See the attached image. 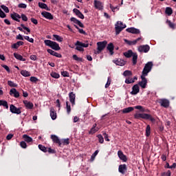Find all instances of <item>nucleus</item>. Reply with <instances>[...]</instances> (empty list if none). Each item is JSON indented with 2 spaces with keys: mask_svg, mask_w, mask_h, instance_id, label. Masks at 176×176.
<instances>
[{
  "mask_svg": "<svg viewBox=\"0 0 176 176\" xmlns=\"http://www.w3.org/2000/svg\"><path fill=\"white\" fill-rule=\"evenodd\" d=\"M38 148L40 149V151H42V152H47V147H45L42 144H38Z\"/></svg>",
  "mask_w": 176,
  "mask_h": 176,
  "instance_id": "nucleus-40",
  "label": "nucleus"
},
{
  "mask_svg": "<svg viewBox=\"0 0 176 176\" xmlns=\"http://www.w3.org/2000/svg\"><path fill=\"white\" fill-rule=\"evenodd\" d=\"M146 76H141L142 80L138 82L139 86L142 87V89H146V85H148V80L145 78Z\"/></svg>",
  "mask_w": 176,
  "mask_h": 176,
  "instance_id": "nucleus-8",
  "label": "nucleus"
},
{
  "mask_svg": "<svg viewBox=\"0 0 176 176\" xmlns=\"http://www.w3.org/2000/svg\"><path fill=\"white\" fill-rule=\"evenodd\" d=\"M21 75H22V76L28 77L31 76V73L27 70H21Z\"/></svg>",
  "mask_w": 176,
  "mask_h": 176,
  "instance_id": "nucleus-34",
  "label": "nucleus"
},
{
  "mask_svg": "<svg viewBox=\"0 0 176 176\" xmlns=\"http://www.w3.org/2000/svg\"><path fill=\"white\" fill-rule=\"evenodd\" d=\"M10 111L12 113H16V115H20L21 113V107H16L14 104H10Z\"/></svg>",
  "mask_w": 176,
  "mask_h": 176,
  "instance_id": "nucleus-7",
  "label": "nucleus"
},
{
  "mask_svg": "<svg viewBox=\"0 0 176 176\" xmlns=\"http://www.w3.org/2000/svg\"><path fill=\"white\" fill-rule=\"evenodd\" d=\"M24 45V42L23 41H17L16 43H14L12 45V49H19L20 46H23Z\"/></svg>",
  "mask_w": 176,
  "mask_h": 176,
  "instance_id": "nucleus-27",
  "label": "nucleus"
},
{
  "mask_svg": "<svg viewBox=\"0 0 176 176\" xmlns=\"http://www.w3.org/2000/svg\"><path fill=\"white\" fill-rule=\"evenodd\" d=\"M133 111H134V107H126L122 110V113H130V112H133Z\"/></svg>",
  "mask_w": 176,
  "mask_h": 176,
  "instance_id": "nucleus-30",
  "label": "nucleus"
},
{
  "mask_svg": "<svg viewBox=\"0 0 176 176\" xmlns=\"http://www.w3.org/2000/svg\"><path fill=\"white\" fill-rule=\"evenodd\" d=\"M135 119H144V120H150L152 122H155V120L151 114L142 113H135L134 115Z\"/></svg>",
  "mask_w": 176,
  "mask_h": 176,
  "instance_id": "nucleus-1",
  "label": "nucleus"
},
{
  "mask_svg": "<svg viewBox=\"0 0 176 176\" xmlns=\"http://www.w3.org/2000/svg\"><path fill=\"white\" fill-rule=\"evenodd\" d=\"M81 44V45H80ZM76 50L78 52H84L85 49H83V46L82 45V42L77 41L75 43Z\"/></svg>",
  "mask_w": 176,
  "mask_h": 176,
  "instance_id": "nucleus-22",
  "label": "nucleus"
},
{
  "mask_svg": "<svg viewBox=\"0 0 176 176\" xmlns=\"http://www.w3.org/2000/svg\"><path fill=\"white\" fill-rule=\"evenodd\" d=\"M126 32H129L130 34H134L135 35H138L140 34L141 31L139 29L135 28H129L126 30Z\"/></svg>",
  "mask_w": 176,
  "mask_h": 176,
  "instance_id": "nucleus-11",
  "label": "nucleus"
},
{
  "mask_svg": "<svg viewBox=\"0 0 176 176\" xmlns=\"http://www.w3.org/2000/svg\"><path fill=\"white\" fill-rule=\"evenodd\" d=\"M52 78H54L55 79H58V78H60V74H58V73L56 72H52L51 74H50Z\"/></svg>",
  "mask_w": 176,
  "mask_h": 176,
  "instance_id": "nucleus-42",
  "label": "nucleus"
},
{
  "mask_svg": "<svg viewBox=\"0 0 176 176\" xmlns=\"http://www.w3.org/2000/svg\"><path fill=\"white\" fill-rule=\"evenodd\" d=\"M44 43L45 46H49V47H51L53 50L58 51L61 50V47H60V45L56 42L52 41V40H45Z\"/></svg>",
  "mask_w": 176,
  "mask_h": 176,
  "instance_id": "nucleus-2",
  "label": "nucleus"
},
{
  "mask_svg": "<svg viewBox=\"0 0 176 176\" xmlns=\"http://www.w3.org/2000/svg\"><path fill=\"white\" fill-rule=\"evenodd\" d=\"M146 135L149 137L151 135V125H147L146 128Z\"/></svg>",
  "mask_w": 176,
  "mask_h": 176,
  "instance_id": "nucleus-41",
  "label": "nucleus"
},
{
  "mask_svg": "<svg viewBox=\"0 0 176 176\" xmlns=\"http://www.w3.org/2000/svg\"><path fill=\"white\" fill-rule=\"evenodd\" d=\"M132 61H133V65H135V64H137V60L138 58V54H137V53H133V54L132 55Z\"/></svg>",
  "mask_w": 176,
  "mask_h": 176,
  "instance_id": "nucleus-33",
  "label": "nucleus"
},
{
  "mask_svg": "<svg viewBox=\"0 0 176 176\" xmlns=\"http://www.w3.org/2000/svg\"><path fill=\"white\" fill-rule=\"evenodd\" d=\"M14 57L16 58V60H19V61H25V58H23V56L20 55L17 53H14Z\"/></svg>",
  "mask_w": 176,
  "mask_h": 176,
  "instance_id": "nucleus-29",
  "label": "nucleus"
},
{
  "mask_svg": "<svg viewBox=\"0 0 176 176\" xmlns=\"http://www.w3.org/2000/svg\"><path fill=\"white\" fill-rule=\"evenodd\" d=\"M135 80L133 78H128L125 80V83H126V85H130L131 83H134Z\"/></svg>",
  "mask_w": 176,
  "mask_h": 176,
  "instance_id": "nucleus-46",
  "label": "nucleus"
},
{
  "mask_svg": "<svg viewBox=\"0 0 176 176\" xmlns=\"http://www.w3.org/2000/svg\"><path fill=\"white\" fill-rule=\"evenodd\" d=\"M69 101L72 105H75V99L76 98V95L74 92H70L69 94Z\"/></svg>",
  "mask_w": 176,
  "mask_h": 176,
  "instance_id": "nucleus-23",
  "label": "nucleus"
},
{
  "mask_svg": "<svg viewBox=\"0 0 176 176\" xmlns=\"http://www.w3.org/2000/svg\"><path fill=\"white\" fill-rule=\"evenodd\" d=\"M10 17L14 21H17V23H20V19H21V16L18 13L14 12L13 14H11Z\"/></svg>",
  "mask_w": 176,
  "mask_h": 176,
  "instance_id": "nucleus-19",
  "label": "nucleus"
},
{
  "mask_svg": "<svg viewBox=\"0 0 176 176\" xmlns=\"http://www.w3.org/2000/svg\"><path fill=\"white\" fill-rule=\"evenodd\" d=\"M10 96H14L15 98H19L20 97V93L15 88H12L10 91Z\"/></svg>",
  "mask_w": 176,
  "mask_h": 176,
  "instance_id": "nucleus-16",
  "label": "nucleus"
},
{
  "mask_svg": "<svg viewBox=\"0 0 176 176\" xmlns=\"http://www.w3.org/2000/svg\"><path fill=\"white\" fill-rule=\"evenodd\" d=\"M20 146L23 149H25V148H27V143H25V142H24V141H22V142H20Z\"/></svg>",
  "mask_w": 176,
  "mask_h": 176,
  "instance_id": "nucleus-63",
  "label": "nucleus"
},
{
  "mask_svg": "<svg viewBox=\"0 0 176 176\" xmlns=\"http://www.w3.org/2000/svg\"><path fill=\"white\" fill-rule=\"evenodd\" d=\"M24 39L28 41V42H30V43H34V38H30V36H25Z\"/></svg>",
  "mask_w": 176,
  "mask_h": 176,
  "instance_id": "nucleus-51",
  "label": "nucleus"
},
{
  "mask_svg": "<svg viewBox=\"0 0 176 176\" xmlns=\"http://www.w3.org/2000/svg\"><path fill=\"white\" fill-rule=\"evenodd\" d=\"M38 6L41 8V9H45V10H48V11L50 10V8H49V7H47V5L46 3L39 2Z\"/></svg>",
  "mask_w": 176,
  "mask_h": 176,
  "instance_id": "nucleus-31",
  "label": "nucleus"
},
{
  "mask_svg": "<svg viewBox=\"0 0 176 176\" xmlns=\"http://www.w3.org/2000/svg\"><path fill=\"white\" fill-rule=\"evenodd\" d=\"M124 76H131L133 75V73L130 70H126L123 73Z\"/></svg>",
  "mask_w": 176,
  "mask_h": 176,
  "instance_id": "nucleus-45",
  "label": "nucleus"
},
{
  "mask_svg": "<svg viewBox=\"0 0 176 176\" xmlns=\"http://www.w3.org/2000/svg\"><path fill=\"white\" fill-rule=\"evenodd\" d=\"M26 109H32L34 108V103L28 101V100H23V101Z\"/></svg>",
  "mask_w": 176,
  "mask_h": 176,
  "instance_id": "nucleus-20",
  "label": "nucleus"
},
{
  "mask_svg": "<svg viewBox=\"0 0 176 176\" xmlns=\"http://www.w3.org/2000/svg\"><path fill=\"white\" fill-rule=\"evenodd\" d=\"M152 67H153V63L148 62L143 69L142 75H143L144 76H148V73L152 71Z\"/></svg>",
  "mask_w": 176,
  "mask_h": 176,
  "instance_id": "nucleus-4",
  "label": "nucleus"
},
{
  "mask_svg": "<svg viewBox=\"0 0 176 176\" xmlns=\"http://www.w3.org/2000/svg\"><path fill=\"white\" fill-rule=\"evenodd\" d=\"M118 157H120V160H122V162H127V157L124 155H118Z\"/></svg>",
  "mask_w": 176,
  "mask_h": 176,
  "instance_id": "nucleus-48",
  "label": "nucleus"
},
{
  "mask_svg": "<svg viewBox=\"0 0 176 176\" xmlns=\"http://www.w3.org/2000/svg\"><path fill=\"white\" fill-rule=\"evenodd\" d=\"M47 152H48V153H52V154H54L56 153V150L50 148V147H47Z\"/></svg>",
  "mask_w": 176,
  "mask_h": 176,
  "instance_id": "nucleus-53",
  "label": "nucleus"
},
{
  "mask_svg": "<svg viewBox=\"0 0 176 176\" xmlns=\"http://www.w3.org/2000/svg\"><path fill=\"white\" fill-rule=\"evenodd\" d=\"M98 138L100 144H104V138L102 136V135H98Z\"/></svg>",
  "mask_w": 176,
  "mask_h": 176,
  "instance_id": "nucleus-59",
  "label": "nucleus"
},
{
  "mask_svg": "<svg viewBox=\"0 0 176 176\" xmlns=\"http://www.w3.org/2000/svg\"><path fill=\"white\" fill-rule=\"evenodd\" d=\"M73 12L74 14H76V15H77L78 17H79V19H82V20H83V19H85V15H83V14L82 12H80V11L79 10H78L77 8H74L73 10Z\"/></svg>",
  "mask_w": 176,
  "mask_h": 176,
  "instance_id": "nucleus-24",
  "label": "nucleus"
},
{
  "mask_svg": "<svg viewBox=\"0 0 176 176\" xmlns=\"http://www.w3.org/2000/svg\"><path fill=\"white\" fill-rule=\"evenodd\" d=\"M23 29L25 30V31H27V32H31V30H30V28H27L25 25H24V24L21 23V27H18L17 30H19V31H21V32H24V34H26L27 35H28V33H25V31H23Z\"/></svg>",
  "mask_w": 176,
  "mask_h": 176,
  "instance_id": "nucleus-18",
  "label": "nucleus"
},
{
  "mask_svg": "<svg viewBox=\"0 0 176 176\" xmlns=\"http://www.w3.org/2000/svg\"><path fill=\"white\" fill-rule=\"evenodd\" d=\"M21 19H22L23 21H28V17L24 14H21Z\"/></svg>",
  "mask_w": 176,
  "mask_h": 176,
  "instance_id": "nucleus-62",
  "label": "nucleus"
},
{
  "mask_svg": "<svg viewBox=\"0 0 176 176\" xmlns=\"http://www.w3.org/2000/svg\"><path fill=\"white\" fill-rule=\"evenodd\" d=\"M97 131H98V129H96V128H91L89 131V134H95V133H97Z\"/></svg>",
  "mask_w": 176,
  "mask_h": 176,
  "instance_id": "nucleus-60",
  "label": "nucleus"
},
{
  "mask_svg": "<svg viewBox=\"0 0 176 176\" xmlns=\"http://www.w3.org/2000/svg\"><path fill=\"white\" fill-rule=\"evenodd\" d=\"M166 14H168V16H171L173 14V8L170 7H166L165 10Z\"/></svg>",
  "mask_w": 176,
  "mask_h": 176,
  "instance_id": "nucleus-36",
  "label": "nucleus"
},
{
  "mask_svg": "<svg viewBox=\"0 0 176 176\" xmlns=\"http://www.w3.org/2000/svg\"><path fill=\"white\" fill-rule=\"evenodd\" d=\"M73 59L75 60V61H78V63H83V58L78 57L76 54L73 55Z\"/></svg>",
  "mask_w": 176,
  "mask_h": 176,
  "instance_id": "nucleus-38",
  "label": "nucleus"
},
{
  "mask_svg": "<svg viewBox=\"0 0 176 176\" xmlns=\"http://www.w3.org/2000/svg\"><path fill=\"white\" fill-rule=\"evenodd\" d=\"M166 23H168V25L170 27V28H175V25L171 22V21L167 19Z\"/></svg>",
  "mask_w": 176,
  "mask_h": 176,
  "instance_id": "nucleus-49",
  "label": "nucleus"
},
{
  "mask_svg": "<svg viewBox=\"0 0 176 176\" xmlns=\"http://www.w3.org/2000/svg\"><path fill=\"white\" fill-rule=\"evenodd\" d=\"M149 50H151V47H149L148 45H140L138 47V51L140 53H148V52H149Z\"/></svg>",
  "mask_w": 176,
  "mask_h": 176,
  "instance_id": "nucleus-9",
  "label": "nucleus"
},
{
  "mask_svg": "<svg viewBox=\"0 0 176 176\" xmlns=\"http://www.w3.org/2000/svg\"><path fill=\"white\" fill-rule=\"evenodd\" d=\"M94 7L95 9H98V10H102L104 9L102 3L98 0H94Z\"/></svg>",
  "mask_w": 176,
  "mask_h": 176,
  "instance_id": "nucleus-12",
  "label": "nucleus"
},
{
  "mask_svg": "<svg viewBox=\"0 0 176 176\" xmlns=\"http://www.w3.org/2000/svg\"><path fill=\"white\" fill-rule=\"evenodd\" d=\"M38 80L39 79H38V78L36 77H34V76L30 77V81L33 82L34 83H36V82H38Z\"/></svg>",
  "mask_w": 176,
  "mask_h": 176,
  "instance_id": "nucleus-61",
  "label": "nucleus"
},
{
  "mask_svg": "<svg viewBox=\"0 0 176 176\" xmlns=\"http://www.w3.org/2000/svg\"><path fill=\"white\" fill-rule=\"evenodd\" d=\"M134 54V52H133V50H129L127 52L124 53V56L126 57V58H130L133 57V55Z\"/></svg>",
  "mask_w": 176,
  "mask_h": 176,
  "instance_id": "nucleus-28",
  "label": "nucleus"
},
{
  "mask_svg": "<svg viewBox=\"0 0 176 176\" xmlns=\"http://www.w3.org/2000/svg\"><path fill=\"white\" fill-rule=\"evenodd\" d=\"M70 21H72V23H74V24L79 25V27L81 28H85V25H83V23H82V22H80V21L78 20L76 18L72 17Z\"/></svg>",
  "mask_w": 176,
  "mask_h": 176,
  "instance_id": "nucleus-17",
  "label": "nucleus"
},
{
  "mask_svg": "<svg viewBox=\"0 0 176 176\" xmlns=\"http://www.w3.org/2000/svg\"><path fill=\"white\" fill-rule=\"evenodd\" d=\"M3 106L6 108V109H9V105H8V102L6 100H0V107Z\"/></svg>",
  "mask_w": 176,
  "mask_h": 176,
  "instance_id": "nucleus-37",
  "label": "nucleus"
},
{
  "mask_svg": "<svg viewBox=\"0 0 176 176\" xmlns=\"http://www.w3.org/2000/svg\"><path fill=\"white\" fill-rule=\"evenodd\" d=\"M102 135H103V137L104 138L105 141H107V142L111 141V140H109V136H108V134H107L106 132H103V133H102Z\"/></svg>",
  "mask_w": 176,
  "mask_h": 176,
  "instance_id": "nucleus-58",
  "label": "nucleus"
},
{
  "mask_svg": "<svg viewBox=\"0 0 176 176\" xmlns=\"http://www.w3.org/2000/svg\"><path fill=\"white\" fill-rule=\"evenodd\" d=\"M1 9L6 12V13H9V8H8L6 6H1Z\"/></svg>",
  "mask_w": 176,
  "mask_h": 176,
  "instance_id": "nucleus-57",
  "label": "nucleus"
},
{
  "mask_svg": "<svg viewBox=\"0 0 176 176\" xmlns=\"http://www.w3.org/2000/svg\"><path fill=\"white\" fill-rule=\"evenodd\" d=\"M138 93H140V86H138V84H136L133 86L131 94L132 96H136V94H138Z\"/></svg>",
  "mask_w": 176,
  "mask_h": 176,
  "instance_id": "nucleus-13",
  "label": "nucleus"
},
{
  "mask_svg": "<svg viewBox=\"0 0 176 176\" xmlns=\"http://www.w3.org/2000/svg\"><path fill=\"white\" fill-rule=\"evenodd\" d=\"M97 45V50L94 52L95 54H100L101 52H102L105 47H107V45H108L107 41H99L96 43Z\"/></svg>",
  "mask_w": 176,
  "mask_h": 176,
  "instance_id": "nucleus-3",
  "label": "nucleus"
},
{
  "mask_svg": "<svg viewBox=\"0 0 176 176\" xmlns=\"http://www.w3.org/2000/svg\"><path fill=\"white\" fill-rule=\"evenodd\" d=\"M51 140H52L54 144H58V146H61V140L56 135H51Z\"/></svg>",
  "mask_w": 176,
  "mask_h": 176,
  "instance_id": "nucleus-14",
  "label": "nucleus"
},
{
  "mask_svg": "<svg viewBox=\"0 0 176 176\" xmlns=\"http://www.w3.org/2000/svg\"><path fill=\"white\" fill-rule=\"evenodd\" d=\"M50 116L52 120H56L57 119V113L56 112V110L54 109V107L50 108Z\"/></svg>",
  "mask_w": 176,
  "mask_h": 176,
  "instance_id": "nucleus-21",
  "label": "nucleus"
},
{
  "mask_svg": "<svg viewBox=\"0 0 176 176\" xmlns=\"http://www.w3.org/2000/svg\"><path fill=\"white\" fill-rule=\"evenodd\" d=\"M53 37L57 41V42H63V38L59 35L53 34Z\"/></svg>",
  "mask_w": 176,
  "mask_h": 176,
  "instance_id": "nucleus-39",
  "label": "nucleus"
},
{
  "mask_svg": "<svg viewBox=\"0 0 176 176\" xmlns=\"http://www.w3.org/2000/svg\"><path fill=\"white\" fill-rule=\"evenodd\" d=\"M162 176H171V171L168 170L167 172H164L162 174Z\"/></svg>",
  "mask_w": 176,
  "mask_h": 176,
  "instance_id": "nucleus-64",
  "label": "nucleus"
},
{
  "mask_svg": "<svg viewBox=\"0 0 176 176\" xmlns=\"http://www.w3.org/2000/svg\"><path fill=\"white\" fill-rule=\"evenodd\" d=\"M8 86H10V87H17V84L14 83L12 80H8Z\"/></svg>",
  "mask_w": 176,
  "mask_h": 176,
  "instance_id": "nucleus-43",
  "label": "nucleus"
},
{
  "mask_svg": "<svg viewBox=\"0 0 176 176\" xmlns=\"http://www.w3.org/2000/svg\"><path fill=\"white\" fill-rule=\"evenodd\" d=\"M66 109L67 114L69 115L71 113V105L68 104V102H66Z\"/></svg>",
  "mask_w": 176,
  "mask_h": 176,
  "instance_id": "nucleus-50",
  "label": "nucleus"
},
{
  "mask_svg": "<svg viewBox=\"0 0 176 176\" xmlns=\"http://www.w3.org/2000/svg\"><path fill=\"white\" fill-rule=\"evenodd\" d=\"M113 63L116 64V65H120V67H123V65H126V62L122 59L113 60Z\"/></svg>",
  "mask_w": 176,
  "mask_h": 176,
  "instance_id": "nucleus-26",
  "label": "nucleus"
},
{
  "mask_svg": "<svg viewBox=\"0 0 176 176\" xmlns=\"http://www.w3.org/2000/svg\"><path fill=\"white\" fill-rule=\"evenodd\" d=\"M107 50H109L111 56H113V50L115 49V46L113 45V43H109L107 47Z\"/></svg>",
  "mask_w": 176,
  "mask_h": 176,
  "instance_id": "nucleus-25",
  "label": "nucleus"
},
{
  "mask_svg": "<svg viewBox=\"0 0 176 176\" xmlns=\"http://www.w3.org/2000/svg\"><path fill=\"white\" fill-rule=\"evenodd\" d=\"M61 75L63 76L64 78H69V73L67 71L62 72Z\"/></svg>",
  "mask_w": 176,
  "mask_h": 176,
  "instance_id": "nucleus-52",
  "label": "nucleus"
},
{
  "mask_svg": "<svg viewBox=\"0 0 176 176\" xmlns=\"http://www.w3.org/2000/svg\"><path fill=\"white\" fill-rule=\"evenodd\" d=\"M124 42H126L127 43V45H137V41H135V40L133 41H130L127 39L124 40Z\"/></svg>",
  "mask_w": 176,
  "mask_h": 176,
  "instance_id": "nucleus-47",
  "label": "nucleus"
},
{
  "mask_svg": "<svg viewBox=\"0 0 176 176\" xmlns=\"http://www.w3.org/2000/svg\"><path fill=\"white\" fill-rule=\"evenodd\" d=\"M41 15L45 17V19H47V20H53L54 16L52 15V13L46 11H43L41 12Z\"/></svg>",
  "mask_w": 176,
  "mask_h": 176,
  "instance_id": "nucleus-15",
  "label": "nucleus"
},
{
  "mask_svg": "<svg viewBox=\"0 0 176 176\" xmlns=\"http://www.w3.org/2000/svg\"><path fill=\"white\" fill-rule=\"evenodd\" d=\"M118 171L120 173V174H122V175H124L127 172V165L126 164H121L118 166Z\"/></svg>",
  "mask_w": 176,
  "mask_h": 176,
  "instance_id": "nucleus-10",
  "label": "nucleus"
},
{
  "mask_svg": "<svg viewBox=\"0 0 176 176\" xmlns=\"http://www.w3.org/2000/svg\"><path fill=\"white\" fill-rule=\"evenodd\" d=\"M74 27H75V28H76V30H78V32H80V34L86 35V32H85V30H83V29L79 28V27H78V25H74Z\"/></svg>",
  "mask_w": 176,
  "mask_h": 176,
  "instance_id": "nucleus-44",
  "label": "nucleus"
},
{
  "mask_svg": "<svg viewBox=\"0 0 176 176\" xmlns=\"http://www.w3.org/2000/svg\"><path fill=\"white\" fill-rule=\"evenodd\" d=\"M60 144L61 146H63V145H69V139H61Z\"/></svg>",
  "mask_w": 176,
  "mask_h": 176,
  "instance_id": "nucleus-35",
  "label": "nucleus"
},
{
  "mask_svg": "<svg viewBox=\"0 0 176 176\" xmlns=\"http://www.w3.org/2000/svg\"><path fill=\"white\" fill-rule=\"evenodd\" d=\"M18 8H19L20 9H27V4L23 3H19L18 5Z\"/></svg>",
  "mask_w": 176,
  "mask_h": 176,
  "instance_id": "nucleus-54",
  "label": "nucleus"
},
{
  "mask_svg": "<svg viewBox=\"0 0 176 176\" xmlns=\"http://www.w3.org/2000/svg\"><path fill=\"white\" fill-rule=\"evenodd\" d=\"M1 67L3 68H4V69H6V71H7L8 74H10V68H9L8 65H1Z\"/></svg>",
  "mask_w": 176,
  "mask_h": 176,
  "instance_id": "nucleus-55",
  "label": "nucleus"
},
{
  "mask_svg": "<svg viewBox=\"0 0 176 176\" xmlns=\"http://www.w3.org/2000/svg\"><path fill=\"white\" fill-rule=\"evenodd\" d=\"M109 8H110V9H111L112 12H116V9H117V10H119L118 6L113 7V6H112V4H109Z\"/></svg>",
  "mask_w": 176,
  "mask_h": 176,
  "instance_id": "nucleus-56",
  "label": "nucleus"
},
{
  "mask_svg": "<svg viewBox=\"0 0 176 176\" xmlns=\"http://www.w3.org/2000/svg\"><path fill=\"white\" fill-rule=\"evenodd\" d=\"M126 27V25H123V22L117 21L116 24L115 25L116 35H119L120 32H122V30H124Z\"/></svg>",
  "mask_w": 176,
  "mask_h": 176,
  "instance_id": "nucleus-5",
  "label": "nucleus"
},
{
  "mask_svg": "<svg viewBox=\"0 0 176 176\" xmlns=\"http://www.w3.org/2000/svg\"><path fill=\"white\" fill-rule=\"evenodd\" d=\"M23 138L25 142H32V138L30 137L27 134L23 135Z\"/></svg>",
  "mask_w": 176,
  "mask_h": 176,
  "instance_id": "nucleus-32",
  "label": "nucleus"
},
{
  "mask_svg": "<svg viewBox=\"0 0 176 176\" xmlns=\"http://www.w3.org/2000/svg\"><path fill=\"white\" fill-rule=\"evenodd\" d=\"M157 102L163 108H168V107H170V100H168V99L161 98L157 100Z\"/></svg>",
  "mask_w": 176,
  "mask_h": 176,
  "instance_id": "nucleus-6",
  "label": "nucleus"
}]
</instances>
